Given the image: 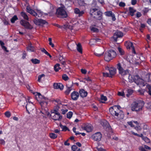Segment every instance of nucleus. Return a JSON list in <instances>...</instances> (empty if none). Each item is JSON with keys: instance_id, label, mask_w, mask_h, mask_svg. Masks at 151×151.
I'll use <instances>...</instances> for the list:
<instances>
[{"instance_id": "obj_49", "label": "nucleus", "mask_w": 151, "mask_h": 151, "mask_svg": "<svg viewBox=\"0 0 151 151\" xmlns=\"http://www.w3.org/2000/svg\"><path fill=\"white\" fill-rule=\"evenodd\" d=\"M142 139L147 143H149L150 142V139L146 137H144Z\"/></svg>"}, {"instance_id": "obj_33", "label": "nucleus", "mask_w": 151, "mask_h": 151, "mask_svg": "<svg viewBox=\"0 0 151 151\" xmlns=\"http://www.w3.org/2000/svg\"><path fill=\"white\" fill-rule=\"evenodd\" d=\"M31 61L34 64H39L40 63V60L36 58L32 59L31 60Z\"/></svg>"}, {"instance_id": "obj_52", "label": "nucleus", "mask_w": 151, "mask_h": 151, "mask_svg": "<svg viewBox=\"0 0 151 151\" xmlns=\"http://www.w3.org/2000/svg\"><path fill=\"white\" fill-rule=\"evenodd\" d=\"M77 147L76 145H73L71 147L72 150L73 151H76V150L77 149Z\"/></svg>"}, {"instance_id": "obj_6", "label": "nucleus", "mask_w": 151, "mask_h": 151, "mask_svg": "<svg viewBox=\"0 0 151 151\" xmlns=\"http://www.w3.org/2000/svg\"><path fill=\"white\" fill-rule=\"evenodd\" d=\"M116 52L111 50H107L104 54V60L109 61L114 58L116 56Z\"/></svg>"}, {"instance_id": "obj_61", "label": "nucleus", "mask_w": 151, "mask_h": 151, "mask_svg": "<svg viewBox=\"0 0 151 151\" xmlns=\"http://www.w3.org/2000/svg\"><path fill=\"white\" fill-rule=\"evenodd\" d=\"M81 71L82 73L83 74H85L86 73V70L85 69H81Z\"/></svg>"}, {"instance_id": "obj_62", "label": "nucleus", "mask_w": 151, "mask_h": 151, "mask_svg": "<svg viewBox=\"0 0 151 151\" xmlns=\"http://www.w3.org/2000/svg\"><path fill=\"white\" fill-rule=\"evenodd\" d=\"M111 16V17L113 21H115L116 20V18L114 14H113Z\"/></svg>"}, {"instance_id": "obj_4", "label": "nucleus", "mask_w": 151, "mask_h": 151, "mask_svg": "<svg viewBox=\"0 0 151 151\" xmlns=\"http://www.w3.org/2000/svg\"><path fill=\"white\" fill-rule=\"evenodd\" d=\"M90 13L91 16L96 19L100 20L102 17V13L97 9H91Z\"/></svg>"}, {"instance_id": "obj_21", "label": "nucleus", "mask_w": 151, "mask_h": 151, "mask_svg": "<svg viewBox=\"0 0 151 151\" xmlns=\"http://www.w3.org/2000/svg\"><path fill=\"white\" fill-rule=\"evenodd\" d=\"M69 83H70V85L69 83H68L67 84V89L66 90L65 92V94L67 95L69 94L70 91L72 89V87L73 86V84L71 82H70Z\"/></svg>"}, {"instance_id": "obj_31", "label": "nucleus", "mask_w": 151, "mask_h": 151, "mask_svg": "<svg viewBox=\"0 0 151 151\" xmlns=\"http://www.w3.org/2000/svg\"><path fill=\"white\" fill-rule=\"evenodd\" d=\"M129 9L130 14L132 16H133L134 14V13L135 12L136 10L131 7H129Z\"/></svg>"}, {"instance_id": "obj_37", "label": "nucleus", "mask_w": 151, "mask_h": 151, "mask_svg": "<svg viewBox=\"0 0 151 151\" xmlns=\"http://www.w3.org/2000/svg\"><path fill=\"white\" fill-rule=\"evenodd\" d=\"M78 3L80 6H84L85 4L83 0H78Z\"/></svg>"}, {"instance_id": "obj_35", "label": "nucleus", "mask_w": 151, "mask_h": 151, "mask_svg": "<svg viewBox=\"0 0 151 151\" xmlns=\"http://www.w3.org/2000/svg\"><path fill=\"white\" fill-rule=\"evenodd\" d=\"M27 50L30 52H32L34 51V49L33 47L30 45L27 47Z\"/></svg>"}, {"instance_id": "obj_36", "label": "nucleus", "mask_w": 151, "mask_h": 151, "mask_svg": "<svg viewBox=\"0 0 151 151\" xmlns=\"http://www.w3.org/2000/svg\"><path fill=\"white\" fill-rule=\"evenodd\" d=\"M60 126L62 129V131H66L68 129V128L65 126H63L61 124H60Z\"/></svg>"}, {"instance_id": "obj_7", "label": "nucleus", "mask_w": 151, "mask_h": 151, "mask_svg": "<svg viewBox=\"0 0 151 151\" xmlns=\"http://www.w3.org/2000/svg\"><path fill=\"white\" fill-rule=\"evenodd\" d=\"M116 66L119 73L122 76H124L129 73L128 70L125 68L124 65H122L120 63H118Z\"/></svg>"}, {"instance_id": "obj_32", "label": "nucleus", "mask_w": 151, "mask_h": 151, "mask_svg": "<svg viewBox=\"0 0 151 151\" xmlns=\"http://www.w3.org/2000/svg\"><path fill=\"white\" fill-rule=\"evenodd\" d=\"M135 129L137 131H139L141 129V125L140 124L138 123V124L135 125L134 127Z\"/></svg>"}, {"instance_id": "obj_11", "label": "nucleus", "mask_w": 151, "mask_h": 151, "mask_svg": "<svg viewBox=\"0 0 151 151\" xmlns=\"http://www.w3.org/2000/svg\"><path fill=\"white\" fill-rule=\"evenodd\" d=\"M29 98L28 99V101H27V104L26 108L28 113L29 114V111H32L35 108V106L30 101Z\"/></svg>"}, {"instance_id": "obj_51", "label": "nucleus", "mask_w": 151, "mask_h": 151, "mask_svg": "<svg viewBox=\"0 0 151 151\" xmlns=\"http://www.w3.org/2000/svg\"><path fill=\"white\" fill-rule=\"evenodd\" d=\"M5 115L8 118H9L11 116V113L9 111H7L5 113Z\"/></svg>"}, {"instance_id": "obj_22", "label": "nucleus", "mask_w": 151, "mask_h": 151, "mask_svg": "<svg viewBox=\"0 0 151 151\" xmlns=\"http://www.w3.org/2000/svg\"><path fill=\"white\" fill-rule=\"evenodd\" d=\"M55 89H59L60 90H62L64 87L63 85L61 83H55L53 85Z\"/></svg>"}, {"instance_id": "obj_64", "label": "nucleus", "mask_w": 151, "mask_h": 151, "mask_svg": "<svg viewBox=\"0 0 151 151\" xmlns=\"http://www.w3.org/2000/svg\"><path fill=\"white\" fill-rule=\"evenodd\" d=\"M141 16V13L139 12H137L136 14L137 17H140Z\"/></svg>"}, {"instance_id": "obj_18", "label": "nucleus", "mask_w": 151, "mask_h": 151, "mask_svg": "<svg viewBox=\"0 0 151 151\" xmlns=\"http://www.w3.org/2000/svg\"><path fill=\"white\" fill-rule=\"evenodd\" d=\"M123 36V34L122 32L120 31H117L114 33L112 39L114 41L116 42L117 41L118 38L122 37Z\"/></svg>"}, {"instance_id": "obj_23", "label": "nucleus", "mask_w": 151, "mask_h": 151, "mask_svg": "<svg viewBox=\"0 0 151 151\" xmlns=\"http://www.w3.org/2000/svg\"><path fill=\"white\" fill-rule=\"evenodd\" d=\"M106 127V130L112 133V129L110 126L108 122L106 120H104V126Z\"/></svg>"}, {"instance_id": "obj_24", "label": "nucleus", "mask_w": 151, "mask_h": 151, "mask_svg": "<svg viewBox=\"0 0 151 151\" xmlns=\"http://www.w3.org/2000/svg\"><path fill=\"white\" fill-rule=\"evenodd\" d=\"M79 93L81 96L82 98L86 97L87 95V92L83 89L80 90Z\"/></svg>"}, {"instance_id": "obj_43", "label": "nucleus", "mask_w": 151, "mask_h": 151, "mask_svg": "<svg viewBox=\"0 0 151 151\" xmlns=\"http://www.w3.org/2000/svg\"><path fill=\"white\" fill-rule=\"evenodd\" d=\"M18 19V18L16 16H14L11 19V21L12 23H14L15 21Z\"/></svg>"}, {"instance_id": "obj_60", "label": "nucleus", "mask_w": 151, "mask_h": 151, "mask_svg": "<svg viewBox=\"0 0 151 151\" xmlns=\"http://www.w3.org/2000/svg\"><path fill=\"white\" fill-rule=\"evenodd\" d=\"M68 110L67 109H62L61 111L62 112V113L63 114H65V113L67 112Z\"/></svg>"}, {"instance_id": "obj_30", "label": "nucleus", "mask_w": 151, "mask_h": 151, "mask_svg": "<svg viewBox=\"0 0 151 151\" xmlns=\"http://www.w3.org/2000/svg\"><path fill=\"white\" fill-rule=\"evenodd\" d=\"M60 65L59 63H57L54 66V69L55 71H58L61 69V68L60 67Z\"/></svg>"}, {"instance_id": "obj_1", "label": "nucleus", "mask_w": 151, "mask_h": 151, "mask_svg": "<svg viewBox=\"0 0 151 151\" xmlns=\"http://www.w3.org/2000/svg\"><path fill=\"white\" fill-rule=\"evenodd\" d=\"M120 108L119 106H114L109 109L111 114L119 120L123 119L124 117L123 112L119 109Z\"/></svg>"}, {"instance_id": "obj_25", "label": "nucleus", "mask_w": 151, "mask_h": 151, "mask_svg": "<svg viewBox=\"0 0 151 151\" xmlns=\"http://www.w3.org/2000/svg\"><path fill=\"white\" fill-rule=\"evenodd\" d=\"M127 123L131 127H134L135 126V125L138 124V123L137 121H131L128 122Z\"/></svg>"}, {"instance_id": "obj_15", "label": "nucleus", "mask_w": 151, "mask_h": 151, "mask_svg": "<svg viewBox=\"0 0 151 151\" xmlns=\"http://www.w3.org/2000/svg\"><path fill=\"white\" fill-rule=\"evenodd\" d=\"M102 137V134L100 132H97L93 134L92 136V138L95 141H99Z\"/></svg>"}, {"instance_id": "obj_12", "label": "nucleus", "mask_w": 151, "mask_h": 151, "mask_svg": "<svg viewBox=\"0 0 151 151\" xmlns=\"http://www.w3.org/2000/svg\"><path fill=\"white\" fill-rule=\"evenodd\" d=\"M51 118L55 120H59L62 118L60 114L56 111L55 112H52L50 114Z\"/></svg>"}, {"instance_id": "obj_16", "label": "nucleus", "mask_w": 151, "mask_h": 151, "mask_svg": "<svg viewBox=\"0 0 151 151\" xmlns=\"http://www.w3.org/2000/svg\"><path fill=\"white\" fill-rule=\"evenodd\" d=\"M20 23L22 26L26 28L31 29L32 28V26L30 24L29 22L24 20H21L20 22Z\"/></svg>"}, {"instance_id": "obj_54", "label": "nucleus", "mask_w": 151, "mask_h": 151, "mask_svg": "<svg viewBox=\"0 0 151 151\" xmlns=\"http://www.w3.org/2000/svg\"><path fill=\"white\" fill-rule=\"evenodd\" d=\"M119 5L121 7H124L125 6V4L124 2H121L119 3Z\"/></svg>"}, {"instance_id": "obj_17", "label": "nucleus", "mask_w": 151, "mask_h": 151, "mask_svg": "<svg viewBox=\"0 0 151 151\" xmlns=\"http://www.w3.org/2000/svg\"><path fill=\"white\" fill-rule=\"evenodd\" d=\"M34 22L35 24L37 25H42L47 24L46 21L41 19H35L34 21Z\"/></svg>"}, {"instance_id": "obj_14", "label": "nucleus", "mask_w": 151, "mask_h": 151, "mask_svg": "<svg viewBox=\"0 0 151 151\" xmlns=\"http://www.w3.org/2000/svg\"><path fill=\"white\" fill-rule=\"evenodd\" d=\"M125 45V46L126 47L127 49H131L132 50V52L134 54H135L134 47L133 46V43L132 42L128 41L126 42Z\"/></svg>"}, {"instance_id": "obj_27", "label": "nucleus", "mask_w": 151, "mask_h": 151, "mask_svg": "<svg viewBox=\"0 0 151 151\" xmlns=\"http://www.w3.org/2000/svg\"><path fill=\"white\" fill-rule=\"evenodd\" d=\"M76 48L78 52L81 53H82V48L81 45L80 43H78V44L77 45Z\"/></svg>"}, {"instance_id": "obj_2", "label": "nucleus", "mask_w": 151, "mask_h": 151, "mask_svg": "<svg viewBox=\"0 0 151 151\" xmlns=\"http://www.w3.org/2000/svg\"><path fill=\"white\" fill-rule=\"evenodd\" d=\"M36 93L37 94H36V96H37L40 98L42 99L41 101L40 102L42 108V110L40 112L45 115H49L50 113L48 111V109L46 107H45V106L47 104V99L41 95L40 93Z\"/></svg>"}, {"instance_id": "obj_44", "label": "nucleus", "mask_w": 151, "mask_h": 151, "mask_svg": "<svg viewBox=\"0 0 151 151\" xmlns=\"http://www.w3.org/2000/svg\"><path fill=\"white\" fill-rule=\"evenodd\" d=\"M105 15L107 16H111L113 14L112 12L111 11L106 12L104 13Z\"/></svg>"}, {"instance_id": "obj_41", "label": "nucleus", "mask_w": 151, "mask_h": 151, "mask_svg": "<svg viewBox=\"0 0 151 151\" xmlns=\"http://www.w3.org/2000/svg\"><path fill=\"white\" fill-rule=\"evenodd\" d=\"M73 113L71 111L69 112L67 114V117L68 119H70L72 117Z\"/></svg>"}, {"instance_id": "obj_59", "label": "nucleus", "mask_w": 151, "mask_h": 151, "mask_svg": "<svg viewBox=\"0 0 151 151\" xmlns=\"http://www.w3.org/2000/svg\"><path fill=\"white\" fill-rule=\"evenodd\" d=\"M5 141L3 139H0V145H4L5 144Z\"/></svg>"}, {"instance_id": "obj_40", "label": "nucleus", "mask_w": 151, "mask_h": 151, "mask_svg": "<svg viewBox=\"0 0 151 151\" xmlns=\"http://www.w3.org/2000/svg\"><path fill=\"white\" fill-rule=\"evenodd\" d=\"M104 53V52H103L101 53H100V52L99 51L98 52H94V54L96 56H98V57H100Z\"/></svg>"}, {"instance_id": "obj_5", "label": "nucleus", "mask_w": 151, "mask_h": 151, "mask_svg": "<svg viewBox=\"0 0 151 151\" xmlns=\"http://www.w3.org/2000/svg\"><path fill=\"white\" fill-rule=\"evenodd\" d=\"M144 104V102L141 101L134 102L132 104V109L133 111H139L142 110Z\"/></svg>"}, {"instance_id": "obj_46", "label": "nucleus", "mask_w": 151, "mask_h": 151, "mask_svg": "<svg viewBox=\"0 0 151 151\" xmlns=\"http://www.w3.org/2000/svg\"><path fill=\"white\" fill-rule=\"evenodd\" d=\"M62 78L65 81H67L68 80L69 78L66 74H63L62 76Z\"/></svg>"}, {"instance_id": "obj_3", "label": "nucleus", "mask_w": 151, "mask_h": 151, "mask_svg": "<svg viewBox=\"0 0 151 151\" xmlns=\"http://www.w3.org/2000/svg\"><path fill=\"white\" fill-rule=\"evenodd\" d=\"M128 79L129 82H134L137 85H140L143 86L145 85L144 80L137 76H134L130 75Z\"/></svg>"}, {"instance_id": "obj_56", "label": "nucleus", "mask_w": 151, "mask_h": 151, "mask_svg": "<svg viewBox=\"0 0 151 151\" xmlns=\"http://www.w3.org/2000/svg\"><path fill=\"white\" fill-rule=\"evenodd\" d=\"M104 96L102 95L101 96V99L99 100L100 103H104Z\"/></svg>"}, {"instance_id": "obj_13", "label": "nucleus", "mask_w": 151, "mask_h": 151, "mask_svg": "<svg viewBox=\"0 0 151 151\" xmlns=\"http://www.w3.org/2000/svg\"><path fill=\"white\" fill-rule=\"evenodd\" d=\"M81 128L86 130L87 132H91L93 129V127L91 124H85L81 126Z\"/></svg>"}, {"instance_id": "obj_28", "label": "nucleus", "mask_w": 151, "mask_h": 151, "mask_svg": "<svg viewBox=\"0 0 151 151\" xmlns=\"http://www.w3.org/2000/svg\"><path fill=\"white\" fill-rule=\"evenodd\" d=\"M21 14L24 19L27 20H29V18L28 16L25 12H22L21 13Z\"/></svg>"}, {"instance_id": "obj_63", "label": "nucleus", "mask_w": 151, "mask_h": 151, "mask_svg": "<svg viewBox=\"0 0 151 151\" xmlns=\"http://www.w3.org/2000/svg\"><path fill=\"white\" fill-rule=\"evenodd\" d=\"M26 56V52L25 51H24L23 53L22 58L23 59H24L25 58V57Z\"/></svg>"}, {"instance_id": "obj_34", "label": "nucleus", "mask_w": 151, "mask_h": 151, "mask_svg": "<svg viewBox=\"0 0 151 151\" xmlns=\"http://www.w3.org/2000/svg\"><path fill=\"white\" fill-rule=\"evenodd\" d=\"M0 44L2 49L6 51V48L4 46V43L1 41L0 40Z\"/></svg>"}, {"instance_id": "obj_48", "label": "nucleus", "mask_w": 151, "mask_h": 151, "mask_svg": "<svg viewBox=\"0 0 151 151\" xmlns=\"http://www.w3.org/2000/svg\"><path fill=\"white\" fill-rule=\"evenodd\" d=\"M48 40L49 42V44L52 47H54V45L53 44L52 42V38H49Z\"/></svg>"}, {"instance_id": "obj_10", "label": "nucleus", "mask_w": 151, "mask_h": 151, "mask_svg": "<svg viewBox=\"0 0 151 151\" xmlns=\"http://www.w3.org/2000/svg\"><path fill=\"white\" fill-rule=\"evenodd\" d=\"M106 70H108L109 73V74L107 73L104 72V77H111L112 76L116 74V69L115 68H109L108 66H106L105 68Z\"/></svg>"}, {"instance_id": "obj_47", "label": "nucleus", "mask_w": 151, "mask_h": 151, "mask_svg": "<svg viewBox=\"0 0 151 151\" xmlns=\"http://www.w3.org/2000/svg\"><path fill=\"white\" fill-rule=\"evenodd\" d=\"M45 75L44 74H42L41 75L39 76L38 77V81L39 82H40L41 81V79L42 78H44L45 77Z\"/></svg>"}, {"instance_id": "obj_9", "label": "nucleus", "mask_w": 151, "mask_h": 151, "mask_svg": "<svg viewBox=\"0 0 151 151\" xmlns=\"http://www.w3.org/2000/svg\"><path fill=\"white\" fill-rule=\"evenodd\" d=\"M56 14L58 17L61 18L66 17L67 15L66 12L63 7H60L57 9Z\"/></svg>"}, {"instance_id": "obj_55", "label": "nucleus", "mask_w": 151, "mask_h": 151, "mask_svg": "<svg viewBox=\"0 0 151 151\" xmlns=\"http://www.w3.org/2000/svg\"><path fill=\"white\" fill-rule=\"evenodd\" d=\"M118 50L121 55H122L123 54V50L121 49V48L120 47H118Z\"/></svg>"}, {"instance_id": "obj_19", "label": "nucleus", "mask_w": 151, "mask_h": 151, "mask_svg": "<svg viewBox=\"0 0 151 151\" xmlns=\"http://www.w3.org/2000/svg\"><path fill=\"white\" fill-rule=\"evenodd\" d=\"M79 95L78 92L77 91H74L71 93V97L73 100L76 101L78 98Z\"/></svg>"}, {"instance_id": "obj_53", "label": "nucleus", "mask_w": 151, "mask_h": 151, "mask_svg": "<svg viewBox=\"0 0 151 151\" xmlns=\"http://www.w3.org/2000/svg\"><path fill=\"white\" fill-rule=\"evenodd\" d=\"M69 25V24H66L63 25L62 26V27H63L65 29H68Z\"/></svg>"}, {"instance_id": "obj_42", "label": "nucleus", "mask_w": 151, "mask_h": 151, "mask_svg": "<svg viewBox=\"0 0 151 151\" xmlns=\"http://www.w3.org/2000/svg\"><path fill=\"white\" fill-rule=\"evenodd\" d=\"M133 92V91L131 89H128L127 90V96L129 97L132 93Z\"/></svg>"}, {"instance_id": "obj_38", "label": "nucleus", "mask_w": 151, "mask_h": 151, "mask_svg": "<svg viewBox=\"0 0 151 151\" xmlns=\"http://www.w3.org/2000/svg\"><path fill=\"white\" fill-rule=\"evenodd\" d=\"M50 136L51 138L55 139L57 137V135L54 133H50Z\"/></svg>"}, {"instance_id": "obj_29", "label": "nucleus", "mask_w": 151, "mask_h": 151, "mask_svg": "<svg viewBox=\"0 0 151 151\" xmlns=\"http://www.w3.org/2000/svg\"><path fill=\"white\" fill-rule=\"evenodd\" d=\"M99 40V39L97 38L92 39L90 41L89 44L91 45H94L96 42H97L98 40Z\"/></svg>"}, {"instance_id": "obj_20", "label": "nucleus", "mask_w": 151, "mask_h": 151, "mask_svg": "<svg viewBox=\"0 0 151 151\" xmlns=\"http://www.w3.org/2000/svg\"><path fill=\"white\" fill-rule=\"evenodd\" d=\"M74 12L79 17L82 16L84 13V11L83 10H80L78 8H76L74 9Z\"/></svg>"}, {"instance_id": "obj_26", "label": "nucleus", "mask_w": 151, "mask_h": 151, "mask_svg": "<svg viewBox=\"0 0 151 151\" xmlns=\"http://www.w3.org/2000/svg\"><path fill=\"white\" fill-rule=\"evenodd\" d=\"M26 101L27 102L28 101L26 100V98L25 97H23L22 98V100H20L19 104L20 105L24 106L25 104Z\"/></svg>"}, {"instance_id": "obj_39", "label": "nucleus", "mask_w": 151, "mask_h": 151, "mask_svg": "<svg viewBox=\"0 0 151 151\" xmlns=\"http://www.w3.org/2000/svg\"><path fill=\"white\" fill-rule=\"evenodd\" d=\"M118 95L119 96L124 97L125 96V94L123 91H118L117 93Z\"/></svg>"}, {"instance_id": "obj_50", "label": "nucleus", "mask_w": 151, "mask_h": 151, "mask_svg": "<svg viewBox=\"0 0 151 151\" xmlns=\"http://www.w3.org/2000/svg\"><path fill=\"white\" fill-rule=\"evenodd\" d=\"M140 147H142L145 150H146V149L149 150H151V148L146 145H144V147L143 146H140Z\"/></svg>"}, {"instance_id": "obj_58", "label": "nucleus", "mask_w": 151, "mask_h": 151, "mask_svg": "<svg viewBox=\"0 0 151 151\" xmlns=\"http://www.w3.org/2000/svg\"><path fill=\"white\" fill-rule=\"evenodd\" d=\"M137 0H132L131 4L132 5H134L137 3Z\"/></svg>"}, {"instance_id": "obj_57", "label": "nucleus", "mask_w": 151, "mask_h": 151, "mask_svg": "<svg viewBox=\"0 0 151 151\" xmlns=\"http://www.w3.org/2000/svg\"><path fill=\"white\" fill-rule=\"evenodd\" d=\"M41 51L45 53V54L47 53V52L44 48H42L41 49Z\"/></svg>"}, {"instance_id": "obj_8", "label": "nucleus", "mask_w": 151, "mask_h": 151, "mask_svg": "<svg viewBox=\"0 0 151 151\" xmlns=\"http://www.w3.org/2000/svg\"><path fill=\"white\" fill-rule=\"evenodd\" d=\"M27 12L35 17L38 16L40 17L42 16V13L40 10H37L36 12L32 9L29 6H27L26 8Z\"/></svg>"}, {"instance_id": "obj_45", "label": "nucleus", "mask_w": 151, "mask_h": 151, "mask_svg": "<svg viewBox=\"0 0 151 151\" xmlns=\"http://www.w3.org/2000/svg\"><path fill=\"white\" fill-rule=\"evenodd\" d=\"M90 29L93 32H98L99 31L98 29L97 28L94 27H91Z\"/></svg>"}]
</instances>
